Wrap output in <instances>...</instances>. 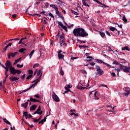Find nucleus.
<instances>
[{
	"label": "nucleus",
	"instance_id": "obj_29",
	"mask_svg": "<svg viewBox=\"0 0 130 130\" xmlns=\"http://www.w3.org/2000/svg\"><path fill=\"white\" fill-rule=\"evenodd\" d=\"M29 99H30L31 101H32V102H39L38 100L32 98H30Z\"/></svg>",
	"mask_w": 130,
	"mask_h": 130
},
{
	"label": "nucleus",
	"instance_id": "obj_17",
	"mask_svg": "<svg viewBox=\"0 0 130 130\" xmlns=\"http://www.w3.org/2000/svg\"><path fill=\"white\" fill-rule=\"evenodd\" d=\"M77 89H79V90H84V89H87V87H83L79 85H78L77 86Z\"/></svg>",
	"mask_w": 130,
	"mask_h": 130
},
{
	"label": "nucleus",
	"instance_id": "obj_28",
	"mask_svg": "<svg viewBox=\"0 0 130 130\" xmlns=\"http://www.w3.org/2000/svg\"><path fill=\"white\" fill-rule=\"evenodd\" d=\"M122 20L125 23H126L127 22V19H126V18H125V16L123 15Z\"/></svg>",
	"mask_w": 130,
	"mask_h": 130
},
{
	"label": "nucleus",
	"instance_id": "obj_20",
	"mask_svg": "<svg viewBox=\"0 0 130 130\" xmlns=\"http://www.w3.org/2000/svg\"><path fill=\"white\" fill-rule=\"evenodd\" d=\"M35 109H36V105H33L30 108V111L31 110L34 111V110H35Z\"/></svg>",
	"mask_w": 130,
	"mask_h": 130
},
{
	"label": "nucleus",
	"instance_id": "obj_56",
	"mask_svg": "<svg viewBox=\"0 0 130 130\" xmlns=\"http://www.w3.org/2000/svg\"><path fill=\"white\" fill-rule=\"evenodd\" d=\"M106 66H107V67H108V68H111V65L108 64V63H105Z\"/></svg>",
	"mask_w": 130,
	"mask_h": 130
},
{
	"label": "nucleus",
	"instance_id": "obj_31",
	"mask_svg": "<svg viewBox=\"0 0 130 130\" xmlns=\"http://www.w3.org/2000/svg\"><path fill=\"white\" fill-rule=\"evenodd\" d=\"M4 69L6 70L5 75H6V76H7L8 72H9V68L8 67H6V68H4Z\"/></svg>",
	"mask_w": 130,
	"mask_h": 130
},
{
	"label": "nucleus",
	"instance_id": "obj_53",
	"mask_svg": "<svg viewBox=\"0 0 130 130\" xmlns=\"http://www.w3.org/2000/svg\"><path fill=\"white\" fill-rule=\"evenodd\" d=\"M106 34H107V35H108V36H111V35H110V33H109V32H108V31H106Z\"/></svg>",
	"mask_w": 130,
	"mask_h": 130
},
{
	"label": "nucleus",
	"instance_id": "obj_14",
	"mask_svg": "<svg viewBox=\"0 0 130 130\" xmlns=\"http://www.w3.org/2000/svg\"><path fill=\"white\" fill-rule=\"evenodd\" d=\"M46 117H45L44 119L39 121V124H40V123H41V124H43V123L46 121Z\"/></svg>",
	"mask_w": 130,
	"mask_h": 130
},
{
	"label": "nucleus",
	"instance_id": "obj_38",
	"mask_svg": "<svg viewBox=\"0 0 130 130\" xmlns=\"http://www.w3.org/2000/svg\"><path fill=\"white\" fill-rule=\"evenodd\" d=\"M58 24L59 26H60L61 27H63V24H62V23H61V22L58 21Z\"/></svg>",
	"mask_w": 130,
	"mask_h": 130
},
{
	"label": "nucleus",
	"instance_id": "obj_25",
	"mask_svg": "<svg viewBox=\"0 0 130 130\" xmlns=\"http://www.w3.org/2000/svg\"><path fill=\"white\" fill-rule=\"evenodd\" d=\"M126 93H125V96L127 97L128 95L130 94V90H125Z\"/></svg>",
	"mask_w": 130,
	"mask_h": 130
},
{
	"label": "nucleus",
	"instance_id": "obj_24",
	"mask_svg": "<svg viewBox=\"0 0 130 130\" xmlns=\"http://www.w3.org/2000/svg\"><path fill=\"white\" fill-rule=\"evenodd\" d=\"M110 30H111V31H112L113 32H114V31H117V29H116V28L114 27H110Z\"/></svg>",
	"mask_w": 130,
	"mask_h": 130
},
{
	"label": "nucleus",
	"instance_id": "obj_59",
	"mask_svg": "<svg viewBox=\"0 0 130 130\" xmlns=\"http://www.w3.org/2000/svg\"><path fill=\"white\" fill-rule=\"evenodd\" d=\"M111 75H112V77H115L116 76L115 73L114 72L112 73Z\"/></svg>",
	"mask_w": 130,
	"mask_h": 130
},
{
	"label": "nucleus",
	"instance_id": "obj_9",
	"mask_svg": "<svg viewBox=\"0 0 130 130\" xmlns=\"http://www.w3.org/2000/svg\"><path fill=\"white\" fill-rule=\"evenodd\" d=\"M65 40H60L59 42V44H60V46H63V47H64V46H66L67 45V44H66V42Z\"/></svg>",
	"mask_w": 130,
	"mask_h": 130
},
{
	"label": "nucleus",
	"instance_id": "obj_1",
	"mask_svg": "<svg viewBox=\"0 0 130 130\" xmlns=\"http://www.w3.org/2000/svg\"><path fill=\"white\" fill-rule=\"evenodd\" d=\"M73 34L75 36L77 37L80 36V37H86L88 36V33L85 31V29L83 28H75L73 30Z\"/></svg>",
	"mask_w": 130,
	"mask_h": 130
},
{
	"label": "nucleus",
	"instance_id": "obj_42",
	"mask_svg": "<svg viewBox=\"0 0 130 130\" xmlns=\"http://www.w3.org/2000/svg\"><path fill=\"white\" fill-rule=\"evenodd\" d=\"M32 119L34 120V122H38V119H35V118H32Z\"/></svg>",
	"mask_w": 130,
	"mask_h": 130
},
{
	"label": "nucleus",
	"instance_id": "obj_43",
	"mask_svg": "<svg viewBox=\"0 0 130 130\" xmlns=\"http://www.w3.org/2000/svg\"><path fill=\"white\" fill-rule=\"evenodd\" d=\"M96 62H98L99 63H102V60L100 59H96Z\"/></svg>",
	"mask_w": 130,
	"mask_h": 130
},
{
	"label": "nucleus",
	"instance_id": "obj_37",
	"mask_svg": "<svg viewBox=\"0 0 130 130\" xmlns=\"http://www.w3.org/2000/svg\"><path fill=\"white\" fill-rule=\"evenodd\" d=\"M38 67H39V64L38 63H36L34 64V66H33L34 69H35V68H38Z\"/></svg>",
	"mask_w": 130,
	"mask_h": 130
},
{
	"label": "nucleus",
	"instance_id": "obj_7",
	"mask_svg": "<svg viewBox=\"0 0 130 130\" xmlns=\"http://www.w3.org/2000/svg\"><path fill=\"white\" fill-rule=\"evenodd\" d=\"M37 84H38V81H37L34 84L30 85L27 89L22 90V92L25 93V92H27V91H29V90H30V89H31V88H35Z\"/></svg>",
	"mask_w": 130,
	"mask_h": 130
},
{
	"label": "nucleus",
	"instance_id": "obj_47",
	"mask_svg": "<svg viewBox=\"0 0 130 130\" xmlns=\"http://www.w3.org/2000/svg\"><path fill=\"white\" fill-rule=\"evenodd\" d=\"M95 92H96V91H95V90L90 92V93H89V96L91 97V95H92L93 94H94Z\"/></svg>",
	"mask_w": 130,
	"mask_h": 130
},
{
	"label": "nucleus",
	"instance_id": "obj_41",
	"mask_svg": "<svg viewBox=\"0 0 130 130\" xmlns=\"http://www.w3.org/2000/svg\"><path fill=\"white\" fill-rule=\"evenodd\" d=\"M81 73L82 74L87 75V72L86 71V70H82Z\"/></svg>",
	"mask_w": 130,
	"mask_h": 130
},
{
	"label": "nucleus",
	"instance_id": "obj_36",
	"mask_svg": "<svg viewBox=\"0 0 130 130\" xmlns=\"http://www.w3.org/2000/svg\"><path fill=\"white\" fill-rule=\"evenodd\" d=\"M23 67H24V65H23V64H21V65H20L19 64H17V68H20V69H22V68H23Z\"/></svg>",
	"mask_w": 130,
	"mask_h": 130
},
{
	"label": "nucleus",
	"instance_id": "obj_2",
	"mask_svg": "<svg viewBox=\"0 0 130 130\" xmlns=\"http://www.w3.org/2000/svg\"><path fill=\"white\" fill-rule=\"evenodd\" d=\"M119 67L123 71L124 73H130V66H124L122 64H119Z\"/></svg>",
	"mask_w": 130,
	"mask_h": 130
},
{
	"label": "nucleus",
	"instance_id": "obj_35",
	"mask_svg": "<svg viewBox=\"0 0 130 130\" xmlns=\"http://www.w3.org/2000/svg\"><path fill=\"white\" fill-rule=\"evenodd\" d=\"M71 11H72V13L73 14H74V15H79V14L78 13V12H76V11H74V10H71Z\"/></svg>",
	"mask_w": 130,
	"mask_h": 130
},
{
	"label": "nucleus",
	"instance_id": "obj_13",
	"mask_svg": "<svg viewBox=\"0 0 130 130\" xmlns=\"http://www.w3.org/2000/svg\"><path fill=\"white\" fill-rule=\"evenodd\" d=\"M86 2H87V0H82V3L83 6H85V7H90V5L87 4V3H86Z\"/></svg>",
	"mask_w": 130,
	"mask_h": 130
},
{
	"label": "nucleus",
	"instance_id": "obj_61",
	"mask_svg": "<svg viewBox=\"0 0 130 130\" xmlns=\"http://www.w3.org/2000/svg\"><path fill=\"white\" fill-rule=\"evenodd\" d=\"M77 58L78 57H71L72 60H73L74 59H77Z\"/></svg>",
	"mask_w": 130,
	"mask_h": 130
},
{
	"label": "nucleus",
	"instance_id": "obj_40",
	"mask_svg": "<svg viewBox=\"0 0 130 130\" xmlns=\"http://www.w3.org/2000/svg\"><path fill=\"white\" fill-rule=\"evenodd\" d=\"M32 76H33V75H30L26 77V80H29V79L32 78Z\"/></svg>",
	"mask_w": 130,
	"mask_h": 130
},
{
	"label": "nucleus",
	"instance_id": "obj_5",
	"mask_svg": "<svg viewBox=\"0 0 130 130\" xmlns=\"http://www.w3.org/2000/svg\"><path fill=\"white\" fill-rule=\"evenodd\" d=\"M95 69L96 70L97 74L99 75V76H102V75L104 74V71L100 69V67L96 66Z\"/></svg>",
	"mask_w": 130,
	"mask_h": 130
},
{
	"label": "nucleus",
	"instance_id": "obj_62",
	"mask_svg": "<svg viewBox=\"0 0 130 130\" xmlns=\"http://www.w3.org/2000/svg\"><path fill=\"white\" fill-rule=\"evenodd\" d=\"M66 87H67V88H69L70 89V88H72V86L70 84L68 85Z\"/></svg>",
	"mask_w": 130,
	"mask_h": 130
},
{
	"label": "nucleus",
	"instance_id": "obj_23",
	"mask_svg": "<svg viewBox=\"0 0 130 130\" xmlns=\"http://www.w3.org/2000/svg\"><path fill=\"white\" fill-rule=\"evenodd\" d=\"M100 35H101V37H102L103 38H104V37H105V33H104L103 31H100Z\"/></svg>",
	"mask_w": 130,
	"mask_h": 130
},
{
	"label": "nucleus",
	"instance_id": "obj_54",
	"mask_svg": "<svg viewBox=\"0 0 130 130\" xmlns=\"http://www.w3.org/2000/svg\"><path fill=\"white\" fill-rule=\"evenodd\" d=\"M60 74L61 75V76H63V75H64L63 71H62V70L61 69L60 70Z\"/></svg>",
	"mask_w": 130,
	"mask_h": 130
},
{
	"label": "nucleus",
	"instance_id": "obj_15",
	"mask_svg": "<svg viewBox=\"0 0 130 130\" xmlns=\"http://www.w3.org/2000/svg\"><path fill=\"white\" fill-rule=\"evenodd\" d=\"M17 54H18V52H15L14 53H10V55H11V57H15Z\"/></svg>",
	"mask_w": 130,
	"mask_h": 130
},
{
	"label": "nucleus",
	"instance_id": "obj_64",
	"mask_svg": "<svg viewBox=\"0 0 130 130\" xmlns=\"http://www.w3.org/2000/svg\"><path fill=\"white\" fill-rule=\"evenodd\" d=\"M7 47H9V46H12V43H10L7 46Z\"/></svg>",
	"mask_w": 130,
	"mask_h": 130
},
{
	"label": "nucleus",
	"instance_id": "obj_19",
	"mask_svg": "<svg viewBox=\"0 0 130 130\" xmlns=\"http://www.w3.org/2000/svg\"><path fill=\"white\" fill-rule=\"evenodd\" d=\"M50 7H51V8H53V9H54L55 11H57V7H56V6H55V5H50Z\"/></svg>",
	"mask_w": 130,
	"mask_h": 130
},
{
	"label": "nucleus",
	"instance_id": "obj_12",
	"mask_svg": "<svg viewBox=\"0 0 130 130\" xmlns=\"http://www.w3.org/2000/svg\"><path fill=\"white\" fill-rule=\"evenodd\" d=\"M6 66H7L6 68H10V70H11V67L12 66V63H11V62H10V61L9 60L7 61L6 63Z\"/></svg>",
	"mask_w": 130,
	"mask_h": 130
},
{
	"label": "nucleus",
	"instance_id": "obj_27",
	"mask_svg": "<svg viewBox=\"0 0 130 130\" xmlns=\"http://www.w3.org/2000/svg\"><path fill=\"white\" fill-rule=\"evenodd\" d=\"M97 4H98L99 5H101L102 6H101L102 7V8H103L104 7H107L106 6V5H105V4H103V3H101V2H100L99 1H97Z\"/></svg>",
	"mask_w": 130,
	"mask_h": 130
},
{
	"label": "nucleus",
	"instance_id": "obj_8",
	"mask_svg": "<svg viewBox=\"0 0 130 130\" xmlns=\"http://www.w3.org/2000/svg\"><path fill=\"white\" fill-rule=\"evenodd\" d=\"M43 112L41 111V107L39 106L38 108L37 109L36 111L34 112V114H39L40 115H41Z\"/></svg>",
	"mask_w": 130,
	"mask_h": 130
},
{
	"label": "nucleus",
	"instance_id": "obj_58",
	"mask_svg": "<svg viewBox=\"0 0 130 130\" xmlns=\"http://www.w3.org/2000/svg\"><path fill=\"white\" fill-rule=\"evenodd\" d=\"M26 76V74H24L22 76H21V79L22 80H24V79H25V76Z\"/></svg>",
	"mask_w": 130,
	"mask_h": 130
},
{
	"label": "nucleus",
	"instance_id": "obj_3",
	"mask_svg": "<svg viewBox=\"0 0 130 130\" xmlns=\"http://www.w3.org/2000/svg\"><path fill=\"white\" fill-rule=\"evenodd\" d=\"M10 73L12 75H15L16 74H18L19 75V74H21V73H22V72H21V71H20L19 70L15 69V68H14L13 67H11L10 68Z\"/></svg>",
	"mask_w": 130,
	"mask_h": 130
},
{
	"label": "nucleus",
	"instance_id": "obj_45",
	"mask_svg": "<svg viewBox=\"0 0 130 130\" xmlns=\"http://www.w3.org/2000/svg\"><path fill=\"white\" fill-rule=\"evenodd\" d=\"M5 122L7 124H9V125H10L11 126H12V125L11 124V122H10L9 121H8L7 120L6 121H5Z\"/></svg>",
	"mask_w": 130,
	"mask_h": 130
},
{
	"label": "nucleus",
	"instance_id": "obj_32",
	"mask_svg": "<svg viewBox=\"0 0 130 130\" xmlns=\"http://www.w3.org/2000/svg\"><path fill=\"white\" fill-rule=\"evenodd\" d=\"M96 95H97V91H95L94 92V96L95 99H96V100H98L99 99V98H98V97H97Z\"/></svg>",
	"mask_w": 130,
	"mask_h": 130
},
{
	"label": "nucleus",
	"instance_id": "obj_10",
	"mask_svg": "<svg viewBox=\"0 0 130 130\" xmlns=\"http://www.w3.org/2000/svg\"><path fill=\"white\" fill-rule=\"evenodd\" d=\"M61 50H60L59 52H58V57L59 59H61V58H63L64 55L61 54Z\"/></svg>",
	"mask_w": 130,
	"mask_h": 130
},
{
	"label": "nucleus",
	"instance_id": "obj_57",
	"mask_svg": "<svg viewBox=\"0 0 130 130\" xmlns=\"http://www.w3.org/2000/svg\"><path fill=\"white\" fill-rule=\"evenodd\" d=\"M78 41H80L81 43H86V41H81V40H78Z\"/></svg>",
	"mask_w": 130,
	"mask_h": 130
},
{
	"label": "nucleus",
	"instance_id": "obj_60",
	"mask_svg": "<svg viewBox=\"0 0 130 130\" xmlns=\"http://www.w3.org/2000/svg\"><path fill=\"white\" fill-rule=\"evenodd\" d=\"M16 17H17V14H13L12 15V17L15 19V18H16Z\"/></svg>",
	"mask_w": 130,
	"mask_h": 130
},
{
	"label": "nucleus",
	"instance_id": "obj_30",
	"mask_svg": "<svg viewBox=\"0 0 130 130\" xmlns=\"http://www.w3.org/2000/svg\"><path fill=\"white\" fill-rule=\"evenodd\" d=\"M63 30H64L66 32H68V27L66 25H63V26L61 27Z\"/></svg>",
	"mask_w": 130,
	"mask_h": 130
},
{
	"label": "nucleus",
	"instance_id": "obj_44",
	"mask_svg": "<svg viewBox=\"0 0 130 130\" xmlns=\"http://www.w3.org/2000/svg\"><path fill=\"white\" fill-rule=\"evenodd\" d=\"M101 87H105L107 89H108V86L105 84H101Z\"/></svg>",
	"mask_w": 130,
	"mask_h": 130
},
{
	"label": "nucleus",
	"instance_id": "obj_21",
	"mask_svg": "<svg viewBox=\"0 0 130 130\" xmlns=\"http://www.w3.org/2000/svg\"><path fill=\"white\" fill-rule=\"evenodd\" d=\"M60 40H66V38H64V34H62L60 36Z\"/></svg>",
	"mask_w": 130,
	"mask_h": 130
},
{
	"label": "nucleus",
	"instance_id": "obj_52",
	"mask_svg": "<svg viewBox=\"0 0 130 130\" xmlns=\"http://www.w3.org/2000/svg\"><path fill=\"white\" fill-rule=\"evenodd\" d=\"M113 64H119L118 62L116 61H114L113 62Z\"/></svg>",
	"mask_w": 130,
	"mask_h": 130
},
{
	"label": "nucleus",
	"instance_id": "obj_26",
	"mask_svg": "<svg viewBox=\"0 0 130 130\" xmlns=\"http://www.w3.org/2000/svg\"><path fill=\"white\" fill-rule=\"evenodd\" d=\"M25 50H26L25 48H21L18 50V52H21V53H23V52H24Z\"/></svg>",
	"mask_w": 130,
	"mask_h": 130
},
{
	"label": "nucleus",
	"instance_id": "obj_48",
	"mask_svg": "<svg viewBox=\"0 0 130 130\" xmlns=\"http://www.w3.org/2000/svg\"><path fill=\"white\" fill-rule=\"evenodd\" d=\"M64 89L66 90V91H69L70 92H71V90H70V88H68V87L65 86Z\"/></svg>",
	"mask_w": 130,
	"mask_h": 130
},
{
	"label": "nucleus",
	"instance_id": "obj_46",
	"mask_svg": "<svg viewBox=\"0 0 130 130\" xmlns=\"http://www.w3.org/2000/svg\"><path fill=\"white\" fill-rule=\"evenodd\" d=\"M8 48V46H5L4 48V50H3V52H6V51H7V49Z\"/></svg>",
	"mask_w": 130,
	"mask_h": 130
},
{
	"label": "nucleus",
	"instance_id": "obj_16",
	"mask_svg": "<svg viewBox=\"0 0 130 130\" xmlns=\"http://www.w3.org/2000/svg\"><path fill=\"white\" fill-rule=\"evenodd\" d=\"M21 106L24 108H27V107L28 106V102H25V103L22 104Z\"/></svg>",
	"mask_w": 130,
	"mask_h": 130
},
{
	"label": "nucleus",
	"instance_id": "obj_34",
	"mask_svg": "<svg viewBox=\"0 0 130 130\" xmlns=\"http://www.w3.org/2000/svg\"><path fill=\"white\" fill-rule=\"evenodd\" d=\"M48 16H49V17H51V18H53V19H54V16H53V14L51 13H49L48 14Z\"/></svg>",
	"mask_w": 130,
	"mask_h": 130
},
{
	"label": "nucleus",
	"instance_id": "obj_4",
	"mask_svg": "<svg viewBox=\"0 0 130 130\" xmlns=\"http://www.w3.org/2000/svg\"><path fill=\"white\" fill-rule=\"evenodd\" d=\"M42 69L43 68H42L40 70H38V71H37L38 73H37V77H38L39 76H40L36 81H33L32 83H36V82H38H38H39V81H40V79H41V77H42Z\"/></svg>",
	"mask_w": 130,
	"mask_h": 130
},
{
	"label": "nucleus",
	"instance_id": "obj_6",
	"mask_svg": "<svg viewBox=\"0 0 130 130\" xmlns=\"http://www.w3.org/2000/svg\"><path fill=\"white\" fill-rule=\"evenodd\" d=\"M52 98L54 100V101H55V102H59V98L55 94V92H53L52 94Z\"/></svg>",
	"mask_w": 130,
	"mask_h": 130
},
{
	"label": "nucleus",
	"instance_id": "obj_33",
	"mask_svg": "<svg viewBox=\"0 0 130 130\" xmlns=\"http://www.w3.org/2000/svg\"><path fill=\"white\" fill-rule=\"evenodd\" d=\"M23 117H24V116H28V112H23Z\"/></svg>",
	"mask_w": 130,
	"mask_h": 130
},
{
	"label": "nucleus",
	"instance_id": "obj_11",
	"mask_svg": "<svg viewBox=\"0 0 130 130\" xmlns=\"http://www.w3.org/2000/svg\"><path fill=\"white\" fill-rule=\"evenodd\" d=\"M19 77H11L10 78V81L11 82H15V81H18L19 80Z\"/></svg>",
	"mask_w": 130,
	"mask_h": 130
},
{
	"label": "nucleus",
	"instance_id": "obj_39",
	"mask_svg": "<svg viewBox=\"0 0 130 130\" xmlns=\"http://www.w3.org/2000/svg\"><path fill=\"white\" fill-rule=\"evenodd\" d=\"M28 74H29V75H33V71L31 70H29Z\"/></svg>",
	"mask_w": 130,
	"mask_h": 130
},
{
	"label": "nucleus",
	"instance_id": "obj_63",
	"mask_svg": "<svg viewBox=\"0 0 130 130\" xmlns=\"http://www.w3.org/2000/svg\"><path fill=\"white\" fill-rule=\"evenodd\" d=\"M11 56H11V53H9V54L8 55V58H11Z\"/></svg>",
	"mask_w": 130,
	"mask_h": 130
},
{
	"label": "nucleus",
	"instance_id": "obj_49",
	"mask_svg": "<svg viewBox=\"0 0 130 130\" xmlns=\"http://www.w3.org/2000/svg\"><path fill=\"white\" fill-rule=\"evenodd\" d=\"M125 50H127V51H129V48H128V47L127 46H125Z\"/></svg>",
	"mask_w": 130,
	"mask_h": 130
},
{
	"label": "nucleus",
	"instance_id": "obj_22",
	"mask_svg": "<svg viewBox=\"0 0 130 130\" xmlns=\"http://www.w3.org/2000/svg\"><path fill=\"white\" fill-rule=\"evenodd\" d=\"M21 59H22V57H20L19 58H18L16 60H15L14 64H17V63H18V62H19V61H20Z\"/></svg>",
	"mask_w": 130,
	"mask_h": 130
},
{
	"label": "nucleus",
	"instance_id": "obj_55",
	"mask_svg": "<svg viewBox=\"0 0 130 130\" xmlns=\"http://www.w3.org/2000/svg\"><path fill=\"white\" fill-rule=\"evenodd\" d=\"M56 11V14H57V15H59V11H58V8H57V10H55Z\"/></svg>",
	"mask_w": 130,
	"mask_h": 130
},
{
	"label": "nucleus",
	"instance_id": "obj_50",
	"mask_svg": "<svg viewBox=\"0 0 130 130\" xmlns=\"http://www.w3.org/2000/svg\"><path fill=\"white\" fill-rule=\"evenodd\" d=\"M3 86H4V84H3V82H0V89H2L3 88Z\"/></svg>",
	"mask_w": 130,
	"mask_h": 130
},
{
	"label": "nucleus",
	"instance_id": "obj_18",
	"mask_svg": "<svg viewBox=\"0 0 130 130\" xmlns=\"http://www.w3.org/2000/svg\"><path fill=\"white\" fill-rule=\"evenodd\" d=\"M34 52H35V50H32L30 53L29 54V59H31L32 56L33 55V54H34Z\"/></svg>",
	"mask_w": 130,
	"mask_h": 130
},
{
	"label": "nucleus",
	"instance_id": "obj_51",
	"mask_svg": "<svg viewBox=\"0 0 130 130\" xmlns=\"http://www.w3.org/2000/svg\"><path fill=\"white\" fill-rule=\"evenodd\" d=\"M2 88L3 89V90L5 92V93H6L7 90H6V88H5V86H2Z\"/></svg>",
	"mask_w": 130,
	"mask_h": 130
}]
</instances>
